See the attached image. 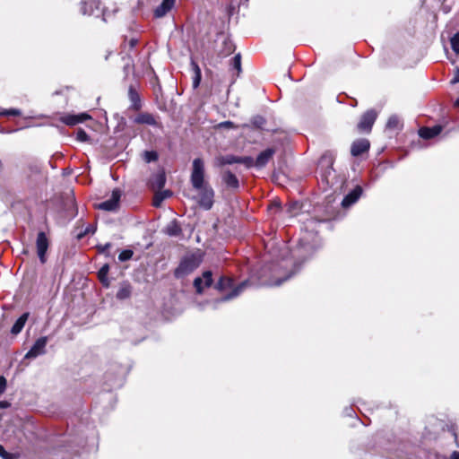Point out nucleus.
<instances>
[{
	"label": "nucleus",
	"instance_id": "nucleus-1",
	"mask_svg": "<svg viewBox=\"0 0 459 459\" xmlns=\"http://www.w3.org/2000/svg\"><path fill=\"white\" fill-rule=\"evenodd\" d=\"M321 247V240L316 234L312 232H306L299 239L298 246L291 253V258H283L279 267L280 269L287 270L290 265H293L294 269L291 270L282 279H278L276 281L272 283L273 286H280L283 281L290 278L299 270V264L298 260L310 257L314 252Z\"/></svg>",
	"mask_w": 459,
	"mask_h": 459
},
{
	"label": "nucleus",
	"instance_id": "nucleus-2",
	"mask_svg": "<svg viewBox=\"0 0 459 459\" xmlns=\"http://www.w3.org/2000/svg\"><path fill=\"white\" fill-rule=\"evenodd\" d=\"M191 184L198 192V204L205 210H210L213 204L214 191L204 181V163L200 158L193 160V169L191 173Z\"/></svg>",
	"mask_w": 459,
	"mask_h": 459
},
{
	"label": "nucleus",
	"instance_id": "nucleus-3",
	"mask_svg": "<svg viewBox=\"0 0 459 459\" xmlns=\"http://www.w3.org/2000/svg\"><path fill=\"white\" fill-rule=\"evenodd\" d=\"M247 281H243L237 287H234V282L231 278L221 277L216 284V289L220 291H225L227 290H232L229 294L223 296L220 301H228L238 297L247 287Z\"/></svg>",
	"mask_w": 459,
	"mask_h": 459
},
{
	"label": "nucleus",
	"instance_id": "nucleus-4",
	"mask_svg": "<svg viewBox=\"0 0 459 459\" xmlns=\"http://www.w3.org/2000/svg\"><path fill=\"white\" fill-rule=\"evenodd\" d=\"M200 264V260L195 255L185 256L178 268L175 270V276L177 278H183L191 273Z\"/></svg>",
	"mask_w": 459,
	"mask_h": 459
},
{
	"label": "nucleus",
	"instance_id": "nucleus-5",
	"mask_svg": "<svg viewBox=\"0 0 459 459\" xmlns=\"http://www.w3.org/2000/svg\"><path fill=\"white\" fill-rule=\"evenodd\" d=\"M48 341V338L47 336H42L37 339L30 351L25 354L24 358L30 359L45 354Z\"/></svg>",
	"mask_w": 459,
	"mask_h": 459
},
{
	"label": "nucleus",
	"instance_id": "nucleus-6",
	"mask_svg": "<svg viewBox=\"0 0 459 459\" xmlns=\"http://www.w3.org/2000/svg\"><path fill=\"white\" fill-rule=\"evenodd\" d=\"M121 197V192L119 189H115L112 191L111 196L109 199L101 202L97 204V207L100 210L113 212L118 208L119 201Z\"/></svg>",
	"mask_w": 459,
	"mask_h": 459
},
{
	"label": "nucleus",
	"instance_id": "nucleus-7",
	"mask_svg": "<svg viewBox=\"0 0 459 459\" xmlns=\"http://www.w3.org/2000/svg\"><path fill=\"white\" fill-rule=\"evenodd\" d=\"M49 246V241L45 232H39L36 239V247L38 256L42 264L46 262V253Z\"/></svg>",
	"mask_w": 459,
	"mask_h": 459
},
{
	"label": "nucleus",
	"instance_id": "nucleus-8",
	"mask_svg": "<svg viewBox=\"0 0 459 459\" xmlns=\"http://www.w3.org/2000/svg\"><path fill=\"white\" fill-rule=\"evenodd\" d=\"M377 115L374 110H368L365 112L358 124L359 130L362 132H369L377 119Z\"/></svg>",
	"mask_w": 459,
	"mask_h": 459
},
{
	"label": "nucleus",
	"instance_id": "nucleus-9",
	"mask_svg": "<svg viewBox=\"0 0 459 459\" xmlns=\"http://www.w3.org/2000/svg\"><path fill=\"white\" fill-rule=\"evenodd\" d=\"M90 118L91 116L87 113H80L77 115L67 114L61 117L60 121L67 126H75Z\"/></svg>",
	"mask_w": 459,
	"mask_h": 459
},
{
	"label": "nucleus",
	"instance_id": "nucleus-10",
	"mask_svg": "<svg viewBox=\"0 0 459 459\" xmlns=\"http://www.w3.org/2000/svg\"><path fill=\"white\" fill-rule=\"evenodd\" d=\"M212 283V276L210 271L203 273L202 277H197L194 281V286L198 293H202L204 287H210Z\"/></svg>",
	"mask_w": 459,
	"mask_h": 459
},
{
	"label": "nucleus",
	"instance_id": "nucleus-11",
	"mask_svg": "<svg viewBox=\"0 0 459 459\" xmlns=\"http://www.w3.org/2000/svg\"><path fill=\"white\" fill-rule=\"evenodd\" d=\"M369 147L370 143L367 139H359L352 143L351 152L352 156L358 157L362 153L368 152Z\"/></svg>",
	"mask_w": 459,
	"mask_h": 459
},
{
	"label": "nucleus",
	"instance_id": "nucleus-12",
	"mask_svg": "<svg viewBox=\"0 0 459 459\" xmlns=\"http://www.w3.org/2000/svg\"><path fill=\"white\" fill-rule=\"evenodd\" d=\"M100 4V0H82L81 13L84 15H91L95 10H98Z\"/></svg>",
	"mask_w": 459,
	"mask_h": 459
},
{
	"label": "nucleus",
	"instance_id": "nucleus-13",
	"mask_svg": "<svg viewBox=\"0 0 459 459\" xmlns=\"http://www.w3.org/2000/svg\"><path fill=\"white\" fill-rule=\"evenodd\" d=\"M274 153L275 151L273 148H268L260 152L255 160V167L258 169L264 168L273 158Z\"/></svg>",
	"mask_w": 459,
	"mask_h": 459
},
{
	"label": "nucleus",
	"instance_id": "nucleus-14",
	"mask_svg": "<svg viewBox=\"0 0 459 459\" xmlns=\"http://www.w3.org/2000/svg\"><path fill=\"white\" fill-rule=\"evenodd\" d=\"M134 122L136 124L149 125L160 127V123L157 122L156 118L153 115L150 113H140L135 118Z\"/></svg>",
	"mask_w": 459,
	"mask_h": 459
},
{
	"label": "nucleus",
	"instance_id": "nucleus-15",
	"mask_svg": "<svg viewBox=\"0 0 459 459\" xmlns=\"http://www.w3.org/2000/svg\"><path fill=\"white\" fill-rule=\"evenodd\" d=\"M362 194V188L356 186L351 193H349L342 200V205L343 207H349L356 203Z\"/></svg>",
	"mask_w": 459,
	"mask_h": 459
},
{
	"label": "nucleus",
	"instance_id": "nucleus-16",
	"mask_svg": "<svg viewBox=\"0 0 459 459\" xmlns=\"http://www.w3.org/2000/svg\"><path fill=\"white\" fill-rule=\"evenodd\" d=\"M175 4V0H163L162 3L154 10V16L161 18L169 12Z\"/></svg>",
	"mask_w": 459,
	"mask_h": 459
},
{
	"label": "nucleus",
	"instance_id": "nucleus-17",
	"mask_svg": "<svg viewBox=\"0 0 459 459\" xmlns=\"http://www.w3.org/2000/svg\"><path fill=\"white\" fill-rule=\"evenodd\" d=\"M442 131L441 126H435L433 127H422L419 130V134L423 139H431L438 135Z\"/></svg>",
	"mask_w": 459,
	"mask_h": 459
},
{
	"label": "nucleus",
	"instance_id": "nucleus-18",
	"mask_svg": "<svg viewBox=\"0 0 459 459\" xmlns=\"http://www.w3.org/2000/svg\"><path fill=\"white\" fill-rule=\"evenodd\" d=\"M222 181L230 188L237 189L239 186V182L237 177L230 170L222 173Z\"/></svg>",
	"mask_w": 459,
	"mask_h": 459
},
{
	"label": "nucleus",
	"instance_id": "nucleus-19",
	"mask_svg": "<svg viewBox=\"0 0 459 459\" xmlns=\"http://www.w3.org/2000/svg\"><path fill=\"white\" fill-rule=\"evenodd\" d=\"M128 97L131 101V108L135 110L139 109L141 108V100L138 92L133 86L129 87Z\"/></svg>",
	"mask_w": 459,
	"mask_h": 459
},
{
	"label": "nucleus",
	"instance_id": "nucleus-20",
	"mask_svg": "<svg viewBox=\"0 0 459 459\" xmlns=\"http://www.w3.org/2000/svg\"><path fill=\"white\" fill-rule=\"evenodd\" d=\"M28 316H29V313H24L15 321V323L13 324V325L11 329V333L13 335H16L22 332V330L24 327L25 323L28 319Z\"/></svg>",
	"mask_w": 459,
	"mask_h": 459
},
{
	"label": "nucleus",
	"instance_id": "nucleus-21",
	"mask_svg": "<svg viewBox=\"0 0 459 459\" xmlns=\"http://www.w3.org/2000/svg\"><path fill=\"white\" fill-rule=\"evenodd\" d=\"M319 165L321 167L326 166L325 177L327 178L330 176L331 172L333 171V159L330 155H323L320 159Z\"/></svg>",
	"mask_w": 459,
	"mask_h": 459
},
{
	"label": "nucleus",
	"instance_id": "nucleus-22",
	"mask_svg": "<svg viewBox=\"0 0 459 459\" xmlns=\"http://www.w3.org/2000/svg\"><path fill=\"white\" fill-rule=\"evenodd\" d=\"M165 233L169 236H178L181 232V228L176 221H171L164 230Z\"/></svg>",
	"mask_w": 459,
	"mask_h": 459
},
{
	"label": "nucleus",
	"instance_id": "nucleus-23",
	"mask_svg": "<svg viewBox=\"0 0 459 459\" xmlns=\"http://www.w3.org/2000/svg\"><path fill=\"white\" fill-rule=\"evenodd\" d=\"M191 65L194 70L193 88L196 89L200 85L201 79H202L201 69H200L199 65L194 60H192Z\"/></svg>",
	"mask_w": 459,
	"mask_h": 459
},
{
	"label": "nucleus",
	"instance_id": "nucleus-24",
	"mask_svg": "<svg viewBox=\"0 0 459 459\" xmlns=\"http://www.w3.org/2000/svg\"><path fill=\"white\" fill-rule=\"evenodd\" d=\"M108 271H109V266H108V264H106L100 269V271L98 273L99 279H100V282L105 287H108V285H109V281L108 279Z\"/></svg>",
	"mask_w": 459,
	"mask_h": 459
},
{
	"label": "nucleus",
	"instance_id": "nucleus-25",
	"mask_svg": "<svg viewBox=\"0 0 459 459\" xmlns=\"http://www.w3.org/2000/svg\"><path fill=\"white\" fill-rule=\"evenodd\" d=\"M171 195V192L166 190V191H163V192H160V193H156L155 195H154V198H153V205L155 207H160L162 204V202L169 197Z\"/></svg>",
	"mask_w": 459,
	"mask_h": 459
},
{
	"label": "nucleus",
	"instance_id": "nucleus-26",
	"mask_svg": "<svg viewBox=\"0 0 459 459\" xmlns=\"http://www.w3.org/2000/svg\"><path fill=\"white\" fill-rule=\"evenodd\" d=\"M402 126L401 120L398 116L393 115L391 116L386 123V128L390 130L400 129Z\"/></svg>",
	"mask_w": 459,
	"mask_h": 459
},
{
	"label": "nucleus",
	"instance_id": "nucleus-27",
	"mask_svg": "<svg viewBox=\"0 0 459 459\" xmlns=\"http://www.w3.org/2000/svg\"><path fill=\"white\" fill-rule=\"evenodd\" d=\"M220 165H230L239 163V157L235 155H226L218 159Z\"/></svg>",
	"mask_w": 459,
	"mask_h": 459
},
{
	"label": "nucleus",
	"instance_id": "nucleus-28",
	"mask_svg": "<svg viewBox=\"0 0 459 459\" xmlns=\"http://www.w3.org/2000/svg\"><path fill=\"white\" fill-rule=\"evenodd\" d=\"M96 230V227L93 224H89L86 228L77 234V238L82 239L88 234H93Z\"/></svg>",
	"mask_w": 459,
	"mask_h": 459
},
{
	"label": "nucleus",
	"instance_id": "nucleus-29",
	"mask_svg": "<svg viewBox=\"0 0 459 459\" xmlns=\"http://www.w3.org/2000/svg\"><path fill=\"white\" fill-rule=\"evenodd\" d=\"M453 51L459 55V32L455 33L450 39Z\"/></svg>",
	"mask_w": 459,
	"mask_h": 459
},
{
	"label": "nucleus",
	"instance_id": "nucleus-30",
	"mask_svg": "<svg viewBox=\"0 0 459 459\" xmlns=\"http://www.w3.org/2000/svg\"><path fill=\"white\" fill-rule=\"evenodd\" d=\"M231 66L233 69L237 70L238 74L240 73V71H241V56L239 54L236 55L231 59Z\"/></svg>",
	"mask_w": 459,
	"mask_h": 459
},
{
	"label": "nucleus",
	"instance_id": "nucleus-31",
	"mask_svg": "<svg viewBox=\"0 0 459 459\" xmlns=\"http://www.w3.org/2000/svg\"><path fill=\"white\" fill-rule=\"evenodd\" d=\"M239 163L244 164L247 168L255 167V160L252 157H239Z\"/></svg>",
	"mask_w": 459,
	"mask_h": 459
},
{
	"label": "nucleus",
	"instance_id": "nucleus-32",
	"mask_svg": "<svg viewBox=\"0 0 459 459\" xmlns=\"http://www.w3.org/2000/svg\"><path fill=\"white\" fill-rule=\"evenodd\" d=\"M133 251L132 250H129V249H126V250H123L119 255H118V259L119 261L121 262H125V261H127L129 259L132 258L133 256Z\"/></svg>",
	"mask_w": 459,
	"mask_h": 459
},
{
	"label": "nucleus",
	"instance_id": "nucleus-33",
	"mask_svg": "<svg viewBox=\"0 0 459 459\" xmlns=\"http://www.w3.org/2000/svg\"><path fill=\"white\" fill-rule=\"evenodd\" d=\"M21 110L18 108L3 109L0 111V116H20Z\"/></svg>",
	"mask_w": 459,
	"mask_h": 459
},
{
	"label": "nucleus",
	"instance_id": "nucleus-34",
	"mask_svg": "<svg viewBox=\"0 0 459 459\" xmlns=\"http://www.w3.org/2000/svg\"><path fill=\"white\" fill-rule=\"evenodd\" d=\"M165 182H166V179H165L164 174L159 173L156 175L154 184L156 185V186L158 188H162L165 185Z\"/></svg>",
	"mask_w": 459,
	"mask_h": 459
},
{
	"label": "nucleus",
	"instance_id": "nucleus-35",
	"mask_svg": "<svg viewBox=\"0 0 459 459\" xmlns=\"http://www.w3.org/2000/svg\"><path fill=\"white\" fill-rule=\"evenodd\" d=\"M130 296V289L127 287L121 288L117 294V297L120 299H126Z\"/></svg>",
	"mask_w": 459,
	"mask_h": 459
},
{
	"label": "nucleus",
	"instance_id": "nucleus-36",
	"mask_svg": "<svg viewBox=\"0 0 459 459\" xmlns=\"http://www.w3.org/2000/svg\"><path fill=\"white\" fill-rule=\"evenodd\" d=\"M158 159V154L155 152H145L144 160L146 162L155 161Z\"/></svg>",
	"mask_w": 459,
	"mask_h": 459
},
{
	"label": "nucleus",
	"instance_id": "nucleus-37",
	"mask_svg": "<svg viewBox=\"0 0 459 459\" xmlns=\"http://www.w3.org/2000/svg\"><path fill=\"white\" fill-rule=\"evenodd\" d=\"M76 139L80 142H88L89 136L84 130L79 129L76 133Z\"/></svg>",
	"mask_w": 459,
	"mask_h": 459
},
{
	"label": "nucleus",
	"instance_id": "nucleus-38",
	"mask_svg": "<svg viewBox=\"0 0 459 459\" xmlns=\"http://www.w3.org/2000/svg\"><path fill=\"white\" fill-rule=\"evenodd\" d=\"M252 123L255 126L262 128L263 126L265 124V120L263 117L257 116L253 118Z\"/></svg>",
	"mask_w": 459,
	"mask_h": 459
},
{
	"label": "nucleus",
	"instance_id": "nucleus-39",
	"mask_svg": "<svg viewBox=\"0 0 459 459\" xmlns=\"http://www.w3.org/2000/svg\"><path fill=\"white\" fill-rule=\"evenodd\" d=\"M0 457L3 459H13V455L6 452L2 445H0Z\"/></svg>",
	"mask_w": 459,
	"mask_h": 459
},
{
	"label": "nucleus",
	"instance_id": "nucleus-40",
	"mask_svg": "<svg viewBox=\"0 0 459 459\" xmlns=\"http://www.w3.org/2000/svg\"><path fill=\"white\" fill-rule=\"evenodd\" d=\"M6 389V379L3 376H0V395L5 391Z\"/></svg>",
	"mask_w": 459,
	"mask_h": 459
},
{
	"label": "nucleus",
	"instance_id": "nucleus-41",
	"mask_svg": "<svg viewBox=\"0 0 459 459\" xmlns=\"http://www.w3.org/2000/svg\"><path fill=\"white\" fill-rule=\"evenodd\" d=\"M111 247L110 243H106L105 245L98 246V249L100 253H106Z\"/></svg>",
	"mask_w": 459,
	"mask_h": 459
},
{
	"label": "nucleus",
	"instance_id": "nucleus-42",
	"mask_svg": "<svg viewBox=\"0 0 459 459\" xmlns=\"http://www.w3.org/2000/svg\"><path fill=\"white\" fill-rule=\"evenodd\" d=\"M219 126L221 127H225V128H233L234 127V124L231 121L221 122Z\"/></svg>",
	"mask_w": 459,
	"mask_h": 459
},
{
	"label": "nucleus",
	"instance_id": "nucleus-43",
	"mask_svg": "<svg viewBox=\"0 0 459 459\" xmlns=\"http://www.w3.org/2000/svg\"><path fill=\"white\" fill-rule=\"evenodd\" d=\"M451 82L454 84L459 82V68H456L455 76L452 79Z\"/></svg>",
	"mask_w": 459,
	"mask_h": 459
},
{
	"label": "nucleus",
	"instance_id": "nucleus-44",
	"mask_svg": "<svg viewBox=\"0 0 459 459\" xmlns=\"http://www.w3.org/2000/svg\"><path fill=\"white\" fill-rule=\"evenodd\" d=\"M137 42L138 40L136 39H131L129 41L130 48H133L137 44Z\"/></svg>",
	"mask_w": 459,
	"mask_h": 459
},
{
	"label": "nucleus",
	"instance_id": "nucleus-45",
	"mask_svg": "<svg viewBox=\"0 0 459 459\" xmlns=\"http://www.w3.org/2000/svg\"><path fill=\"white\" fill-rule=\"evenodd\" d=\"M451 459H459V452L455 451V452L451 455Z\"/></svg>",
	"mask_w": 459,
	"mask_h": 459
},
{
	"label": "nucleus",
	"instance_id": "nucleus-46",
	"mask_svg": "<svg viewBox=\"0 0 459 459\" xmlns=\"http://www.w3.org/2000/svg\"><path fill=\"white\" fill-rule=\"evenodd\" d=\"M270 210L278 211V210H280V205L277 204H272L271 207H270Z\"/></svg>",
	"mask_w": 459,
	"mask_h": 459
},
{
	"label": "nucleus",
	"instance_id": "nucleus-47",
	"mask_svg": "<svg viewBox=\"0 0 459 459\" xmlns=\"http://www.w3.org/2000/svg\"><path fill=\"white\" fill-rule=\"evenodd\" d=\"M288 212L290 213V216H294L296 214L295 212H292V207H290Z\"/></svg>",
	"mask_w": 459,
	"mask_h": 459
},
{
	"label": "nucleus",
	"instance_id": "nucleus-48",
	"mask_svg": "<svg viewBox=\"0 0 459 459\" xmlns=\"http://www.w3.org/2000/svg\"><path fill=\"white\" fill-rule=\"evenodd\" d=\"M455 105L456 107H459V98L455 100Z\"/></svg>",
	"mask_w": 459,
	"mask_h": 459
},
{
	"label": "nucleus",
	"instance_id": "nucleus-49",
	"mask_svg": "<svg viewBox=\"0 0 459 459\" xmlns=\"http://www.w3.org/2000/svg\"><path fill=\"white\" fill-rule=\"evenodd\" d=\"M0 407H6V404H5V403H0Z\"/></svg>",
	"mask_w": 459,
	"mask_h": 459
},
{
	"label": "nucleus",
	"instance_id": "nucleus-50",
	"mask_svg": "<svg viewBox=\"0 0 459 459\" xmlns=\"http://www.w3.org/2000/svg\"><path fill=\"white\" fill-rule=\"evenodd\" d=\"M103 20L106 21V13H103Z\"/></svg>",
	"mask_w": 459,
	"mask_h": 459
}]
</instances>
